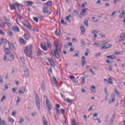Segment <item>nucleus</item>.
Returning <instances> with one entry per match:
<instances>
[{
  "label": "nucleus",
  "instance_id": "f257e3e1",
  "mask_svg": "<svg viewBox=\"0 0 125 125\" xmlns=\"http://www.w3.org/2000/svg\"><path fill=\"white\" fill-rule=\"evenodd\" d=\"M54 44L55 47H56V48L55 49L54 51L52 50L51 51V52L53 56H54L55 57H56L57 59H60V54L59 53L61 52V49H62L61 47H60V44H59V42L56 41L54 42Z\"/></svg>",
  "mask_w": 125,
  "mask_h": 125
},
{
  "label": "nucleus",
  "instance_id": "f03ea898",
  "mask_svg": "<svg viewBox=\"0 0 125 125\" xmlns=\"http://www.w3.org/2000/svg\"><path fill=\"white\" fill-rule=\"evenodd\" d=\"M33 50V47L31 45L29 46V47L28 46H26L24 50V52L26 56H28V57L32 58V52Z\"/></svg>",
  "mask_w": 125,
  "mask_h": 125
},
{
  "label": "nucleus",
  "instance_id": "7ed1b4c3",
  "mask_svg": "<svg viewBox=\"0 0 125 125\" xmlns=\"http://www.w3.org/2000/svg\"><path fill=\"white\" fill-rule=\"evenodd\" d=\"M35 102L38 109L39 110H41V99H40L38 93L35 94Z\"/></svg>",
  "mask_w": 125,
  "mask_h": 125
},
{
  "label": "nucleus",
  "instance_id": "20e7f679",
  "mask_svg": "<svg viewBox=\"0 0 125 125\" xmlns=\"http://www.w3.org/2000/svg\"><path fill=\"white\" fill-rule=\"evenodd\" d=\"M44 97H46V104L47 108L49 109V111H51L52 110V106L50 104V102H49V99L46 96H44Z\"/></svg>",
  "mask_w": 125,
  "mask_h": 125
},
{
  "label": "nucleus",
  "instance_id": "39448f33",
  "mask_svg": "<svg viewBox=\"0 0 125 125\" xmlns=\"http://www.w3.org/2000/svg\"><path fill=\"white\" fill-rule=\"evenodd\" d=\"M9 6L11 10H16V7H20V4H19V3H14L13 4H9Z\"/></svg>",
  "mask_w": 125,
  "mask_h": 125
},
{
  "label": "nucleus",
  "instance_id": "423d86ee",
  "mask_svg": "<svg viewBox=\"0 0 125 125\" xmlns=\"http://www.w3.org/2000/svg\"><path fill=\"white\" fill-rule=\"evenodd\" d=\"M23 25L25 26V27H27L29 30H32V25L30 24V23H29L28 21H23Z\"/></svg>",
  "mask_w": 125,
  "mask_h": 125
},
{
  "label": "nucleus",
  "instance_id": "0eeeda50",
  "mask_svg": "<svg viewBox=\"0 0 125 125\" xmlns=\"http://www.w3.org/2000/svg\"><path fill=\"white\" fill-rule=\"evenodd\" d=\"M80 30L81 31V35H84L85 34V28L83 24H81L80 26Z\"/></svg>",
  "mask_w": 125,
  "mask_h": 125
},
{
  "label": "nucleus",
  "instance_id": "6e6552de",
  "mask_svg": "<svg viewBox=\"0 0 125 125\" xmlns=\"http://www.w3.org/2000/svg\"><path fill=\"white\" fill-rule=\"evenodd\" d=\"M48 61L49 62V63L52 67H55V63L53 59L48 58Z\"/></svg>",
  "mask_w": 125,
  "mask_h": 125
},
{
  "label": "nucleus",
  "instance_id": "1a4fd4ad",
  "mask_svg": "<svg viewBox=\"0 0 125 125\" xmlns=\"http://www.w3.org/2000/svg\"><path fill=\"white\" fill-rule=\"evenodd\" d=\"M88 9V8H85L83 9L80 13V18H82L83 16H84L85 15V13L86 12V10Z\"/></svg>",
  "mask_w": 125,
  "mask_h": 125
},
{
  "label": "nucleus",
  "instance_id": "9d476101",
  "mask_svg": "<svg viewBox=\"0 0 125 125\" xmlns=\"http://www.w3.org/2000/svg\"><path fill=\"white\" fill-rule=\"evenodd\" d=\"M125 39V33H122L121 35H120L119 42H123V41H124Z\"/></svg>",
  "mask_w": 125,
  "mask_h": 125
},
{
  "label": "nucleus",
  "instance_id": "9b49d317",
  "mask_svg": "<svg viewBox=\"0 0 125 125\" xmlns=\"http://www.w3.org/2000/svg\"><path fill=\"white\" fill-rule=\"evenodd\" d=\"M42 121L43 125H48V123L46 121V119L45 118V117L43 116L42 118Z\"/></svg>",
  "mask_w": 125,
  "mask_h": 125
},
{
  "label": "nucleus",
  "instance_id": "f8f14e48",
  "mask_svg": "<svg viewBox=\"0 0 125 125\" xmlns=\"http://www.w3.org/2000/svg\"><path fill=\"white\" fill-rule=\"evenodd\" d=\"M25 87H22L21 88L20 90H19V93L20 94H24V93H25Z\"/></svg>",
  "mask_w": 125,
  "mask_h": 125
},
{
  "label": "nucleus",
  "instance_id": "ddd939ff",
  "mask_svg": "<svg viewBox=\"0 0 125 125\" xmlns=\"http://www.w3.org/2000/svg\"><path fill=\"white\" fill-rule=\"evenodd\" d=\"M125 11H123L119 16V18L122 19V18H125Z\"/></svg>",
  "mask_w": 125,
  "mask_h": 125
},
{
  "label": "nucleus",
  "instance_id": "4468645a",
  "mask_svg": "<svg viewBox=\"0 0 125 125\" xmlns=\"http://www.w3.org/2000/svg\"><path fill=\"white\" fill-rule=\"evenodd\" d=\"M9 46L11 48V50H14L15 49V47H14V45L12 43H8Z\"/></svg>",
  "mask_w": 125,
  "mask_h": 125
},
{
  "label": "nucleus",
  "instance_id": "2eb2a0df",
  "mask_svg": "<svg viewBox=\"0 0 125 125\" xmlns=\"http://www.w3.org/2000/svg\"><path fill=\"white\" fill-rule=\"evenodd\" d=\"M4 51H5L6 55H9V54H10L11 53L10 50H9V49L7 48H6L4 49Z\"/></svg>",
  "mask_w": 125,
  "mask_h": 125
},
{
  "label": "nucleus",
  "instance_id": "dca6fc26",
  "mask_svg": "<svg viewBox=\"0 0 125 125\" xmlns=\"http://www.w3.org/2000/svg\"><path fill=\"white\" fill-rule=\"evenodd\" d=\"M106 58H108V59H116V57L115 55H109L107 56Z\"/></svg>",
  "mask_w": 125,
  "mask_h": 125
},
{
  "label": "nucleus",
  "instance_id": "f3484780",
  "mask_svg": "<svg viewBox=\"0 0 125 125\" xmlns=\"http://www.w3.org/2000/svg\"><path fill=\"white\" fill-rule=\"evenodd\" d=\"M13 30L14 32H20V30H19V27L18 26H15L13 28Z\"/></svg>",
  "mask_w": 125,
  "mask_h": 125
},
{
  "label": "nucleus",
  "instance_id": "a211bd4d",
  "mask_svg": "<svg viewBox=\"0 0 125 125\" xmlns=\"http://www.w3.org/2000/svg\"><path fill=\"white\" fill-rule=\"evenodd\" d=\"M29 74H30V71H29L28 70H24V75L26 78H28V77H29Z\"/></svg>",
  "mask_w": 125,
  "mask_h": 125
},
{
  "label": "nucleus",
  "instance_id": "6ab92c4d",
  "mask_svg": "<svg viewBox=\"0 0 125 125\" xmlns=\"http://www.w3.org/2000/svg\"><path fill=\"white\" fill-rule=\"evenodd\" d=\"M98 119V114L97 113H95L93 114V120H94V121H97Z\"/></svg>",
  "mask_w": 125,
  "mask_h": 125
},
{
  "label": "nucleus",
  "instance_id": "aec40b11",
  "mask_svg": "<svg viewBox=\"0 0 125 125\" xmlns=\"http://www.w3.org/2000/svg\"><path fill=\"white\" fill-rule=\"evenodd\" d=\"M41 47L44 50V51H46L47 50V47H45V45L42 44H41Z\"/></svg>",
  "mask_w": 125,
  "mask_h": 125
},
{
  "label": "nucleus",
  "instance_id": "412c9836",
  "mask_svg": "<svg viewBox=\"0 0 125 125\" xmlns=\"http://www.w3.org/2000/svg\"><path fill=\"white\" fill-rule=\"evenodd\" d=\"M33 2L31 1H28L25 2V4L27 5V6H32V4H33Z\"/></svg>",
  "mask_w": 125,
  "mask_h": 125
},
{
  "label": "nucleus",
  "instance_id": "4be33fe9",
  "mask_svg": "<svg viewBox=\"0 0 125 125\" xmlns=\"http://www.w3.org/2000/svg\"><path fill=\"white\" fill-rule=\"evenodd\" d=\"M71 17H72V16L71 15H69L68 16L65 17V19L66 20H67L68 22H71V19H70Z\"/></svg>",
  "mask_w": 125,
  "mask_h": 125
},
{
  "label": "nucleus",
  "instance_id": "5701e85b",
  "mask_svg": "<svg viewBox=\"0 0 125 125\" xmlns=\"http://www.w3.org/2000/svg\"><path fill=\"white\" fill-rule=\"evenodd\" d=\"M83 23L85 26H86V27H88V20L86 19L84 20Z\"/></svg>",
  "mask_w": 125,
  "mask_h": 125
},
{
  "label": "nucleus",
  "instance_id": "b1692460",
  "mask_svg": "<svg viewBox=\"0 0 125 125\" xmlns=\"http://www.w3.org/2000/svg\"><path fill=\"white\" fill-rule=\"evenodd\" d=\"M113 79L111 78H109L108 79V83H110L111 84H113Z\"/></svg>",
  "mask_w": 125,
  "mask_h": 125
},
{
  "label": "nucleus",
  "instance_id": "393cba45",
  "mask_svg": "<svg viewBox=\"0 0 125 125\" xmlns=\"http://www.w3.org/2000/svg\"><path fill=\"white\" fill-rule=\"evenodd\" d=\"M43 12L45 14H47V13H48V12H49L47 8H44V9H43Z\"/></svg>",
  "mask_w": 125,
  "mask_h": 125
},
{
  "label": "nucleus",
  "instance_id": "a878e982",
  "mask_svg": "<svg viewBox=\"0 0 125 125\" xmlns=\"http://www.w3.org/2000/svg\"><path fill=\"white\" fill-rule=\"evenodd\" d=\"M5 26V23L4 22H0V28H3Z\"/></svg>",
  "mask_w": 125,
  "mask_h": 125
},
{
  "label": "nucleus",
  "instance_id": "bb28decb",
  "mask_svg": "<svg viewBox=\"0 0 125 125\" xmlns=\"http://www.w3.org/2000/svg\"><path fill=\"white\" fill-rule=\"evenodd\" d=\"M46 5L48 6H51V5H52V1H50L46 3Z\"/></svg>",
  "mask_w": 125,
  "mask_h": 125
},
{
  "label": "nucleus",
  "instance_id": "cd10ccee",
  "mask_svg": "<svg viewBox=\"0 0 125 125\" xmlns=\"http://www.w3.org/2000/svg\"><path fill=\"white\" fill-rule=\"evenodd\" d=\"M5 24L8 26V27L10 26V23H9V21H8V20L7 19H5Z\"/></svg>",
  "mask_w": 125,
  "mask_h": 125
},
{
  "label": "nucleus",
  "instance_id": "c85d7f7f",
  "mask_svg": "<svg viewBox=\"0 0 125 125\" xmlns=\"http://www.w3.org/2000/svg\"><path fill=\"white\" fill-rule=\"evenodd\" d=\"M8 120L9 122H10V123H13L14 122V119L11 117L8 118Z\"/></svg>",
  "mask_w": 125,
  "mask_h": 125
},
{
  "label": "nucleus",
  "instance_id": "c756f323",
  "mask_svg": "<svg viewBox=\"0 0 125 125\" xmlns=\"http://www.w3.org/2000/svg\"><path fill=\"white\" fill-rule=\"evenodd\" d=\"M47 45L48 48H51V43L49 41L47 42Z\"/></svg>",
  "mask_w": 125,
  "mask_h": 125
},
{
  "label": "nucleus",
  "instance_id": "7c9ffc66",
  "mask_svg": "<svg viewBox=\"0 0 125 125\" xmlns=\"http://www.w3.org/2000/svg\"><path fill=\"white\" fill-rule=\"evenodd\" d=\"M90 73L91 74V75H93V76H95L96 74L93 70H92V68H90Z\"/></svg>",
  "mask_w": 125,
  "mask_h": 125
},
{
  "label": "nucleus",
  "instance_id": "2f4dec72",
  "mask_svg": "<svg viewBox=\"0 0 125 125\" xmlns=\"http://www.w3.org/2000/svg\"><path fill=\"white\" fill-rule=\"evenodd\" d=\"M85 77H83L82 78L81 81H82V83H81V84H84V83H85Z\"/></svg>",
  "mask_w": 125,
  "mask_h": 125
},
{
  "label": "nucleus",
  "instance_id": "473e14b6",
  "mask_svg": "<svg viewBox=\"0 0 125 125\" xmlns=\"http://www.w3.org/2000/svg\"><path fill=\"white\" fill-rule=\"evenodd\" d=\"M61 24H62V25H67V23L66 22H65L64 20H62L61 21Z\"/></svg>",
  "mask_w": 125,
  "mask_h": 125
},
{
  "label": "nucleus",
  "instance_id": "72a5a7b5",
  "mask_svg": "<svg viewBox=\"0 0 125 125\" xmlns=\"http://www.w3.org/2000/svg\"><path fill=\"white\" fill-rule=\"evenodd\" d=\"M55 33H56V36H59V35H60V30H56Z\"/></svg>",
  "mask_w": 125,
  "mask_h": 125
},
{
  "label": "nucleus",
  "instance_id": "f704fd0d",
  "mask_svg": "<svg viewBox=\"0 0 125 125\" xmlns=\"http://www.w3.org/2000/svg\"><path fill=\"white\" fill-rule=\"evenodd\" d=\"M4 61L5 62H7V55L5 54L4 56Z\"/></svg>",
  "mask_w": 125,
  "mask_h": 125
},
{
  "label": "nucleus",
  "instance_id": "c9c22d12",
  "mask_svg": "<svg viewBox=\"0 0 125 125\" xmlns=\"http://www.w3.org/2000/svg\"><path fill=\"white\" fill-rule=\"evenodd\" d=\"M20 42L21 44H24V43L25 42V41H24V39L21 38L20 39Z\"/></svg>",
  "mask_w": 125,
  "mask_h": 125
},
{
  "label": "nucleus",
  "instance_id": "e433bc0d",
  "mask_svg": "<svg viewBox=\"0 0 125 125\" xmlns=\"http://www.w3.org/2000/svg\"><path fill=\"white\" fill-rule=\"evenodd\" d=\"M1 41L2 43H3V42H5V43H6V42H7V40H6L5 39H1Z\"/></svg>",
  "mask_w": 125,
  "mask_h": 125
},
{
  "label": "nucleus",
  "instance_id": "4c0bfd02",
  "mask_svg": "<svg viewBox=\"0 0 125 125\" xmlns=\"http://www.w3.org/2000/svg\"><path fill=\"white\" fill-rule=\"evenodd\" d=\"M89 54V51L88 50H86L85 52V56H88Z\"/></svg>",
  "mask_w": 125,
  "mask_h": 125
},
{
  "label": "nucleus",
  "instance_id": "58836bf2",
  "mask_svg": "<svg viewBox=\"0 0 125 125\" xmlns=\"http://www.w3.org/2000/svg\"><path fill=\"white\" fill-rule=\"evenodd\" d=\"M81 43L83 46H85V42L83 40L81 41Z\"/></svg>",
  "mask_w": 125,
  "mask_h": 125
},
{
  "label": "nucleus",
  "instance_id": "ea45409f",
  "mask_svg": "<svg viewBox=\"0 0 125 125\" xmlns=\"http://www.w3.org/2000/svg\"><path fill=\"white\" fill-rule=\"evenodd\" d=\"M55 109H56L57 115V116H58V115H59V114L60 113V110L59 108H55Z\"/></svg>",
  "mask_w": 125,
  "mask_h": 125
},
{
  "label": "nucleus",
  "instance_id": "a19ab883",
  "mask_svg": "<svg viewBox=\"0 0 125 125\" xmlns=\"http://www.w3.org/2000/svg\"><path fill=\"white\" fill-rule=\"evenodd\" d=\"M96 88L94 86H92V87H91V91H94V92H95Z\"/></svg>",
  "mask_w": 125,
  "mask_h": 125
},
{
  "label": "nucleus",
  "instance_id": "79ce46f5",
  "mask_svg": "<svg viewBox=\"0 0 125 125\" xmlns=\"http://www.w3.org/2000/svg\"><path fill=\"white\" fill-rule=\"evenodd\" d=\"M33 20L34 21L36 22V23H38V22H39V19H38V18L37 17L33 18Z\"/></svg>",
  "mask_w": 125,
  "mask_h": 125
},
{
  "label": "nucleus",
  "instance_id": "37998d69",
  "mask_svg": "<svg viewBox=\"0 0 125 125\" xmlns=\"http://www.w3.org/2000/svg\"><path fill=\"white\" fill-rule=\"evenodd\" d=\"M21 101V99H20V97H18V99L16 101V104H19V103H20Z\"/></svg>",
  "mask_w": 125,
  "mask_h": 125
},
{
  "label": "nucleus",
  "instance_id": "c03bdc74",
  "mask_svg": "<svg viewBox=\"0 0 125 125\" xmlns=\"http://www.w3.org/2000/svg\"><path fill=\"white\" fill-rule=\"evenodd\" d=\"M53 80H54V83H55V84L57 85V80H56V78H55V77H53Z\"/></svg>",
  "mask_w": 125,
  "mask_h": 125
},
{
  "label": "nucleus",
  "instance_id": "a18cd8bd",
  "mask_svg": "<svg viewBox=\"0 0 125 125\" xmlns=\"http://www.w3.org/2000/svg\"><path fill=\"white\" fill-rule=\"evenodd\" d=\"M105 46H106V48L108 49V48H110L112 47V45L107 44L105 45Z\"/></svg>",
  "mask_w": 125,
  "mask_h": 125
},
{
  "label": "nucleus",
  "instance_id": "49530a36",
  "mask_svg": "<svg viewBox=\"0 0 125 125\" xmlns=\"http://www.w3.org/2000/svg\"><path fill=\"white\" fill-rule=\"evenodd\" d=\"M66 101H67V102H68V103H71V104L73 103V101H72V100H70L68 98L66 99Z\"/></svg>",
  "mask_w": 125,
  "mask_h": 125
},
{
  "label": "nucleus",
  "instance_id": "de8ad7c7",
  "mask_svg": "<svg viewBox=\"0 0 125 125\" xmlns=\"http://www.w3.org/2000/svg\"><path fill=\"white\" fill-rule=\"evenodd\" d=\"M106 63H107L108 64H111V63H113V62H114V61H110V60H106Z\"/></svg>",
  "mask_w": 125,
  "mask_h": 125
},
{
  "label": "nucleus",
  "instance_id": "09e8293b",
  "mask_svg": "<svg viewBox=\"0 0 125 125\" xmlns=\"http://www.w3.org/2000/svg\"><path fill=\"white\" fill-rule=\"evenodd\" d=\"M115 97H113V99H112L111 102H109V104H111V103H113L114 102H115Z\"/></svg>",
  "mask_w": 125,
  "mask_h": 125
},
{
  "label": "nucleus",
  "instance_id": "8fccbe9b",
  "mask_svg": "<svg viewBox=\"0 0 125 125\" xmlns=\"http://www.w3.org/2000/svg\"><path fill=\"white\" fill-rule=\"evenodd\" d=\"M73 15L74 16H78V12H77L76 11H74L73 12Z\"/></svg>",
  "mask_w": 125,
  "mask_h": 125
},
{
  "label": "nucleus",
  "instance_id": "3c124183",
  "mask_svg": "<svg viewBox=\"0 0 125 125\" xmlns=\"http://www.w3.org/2000/svg\"><path fill=\"white\" fill-rule=\"evenodd\" d=\"M37 55L38 56H40V55H42V52H41V51H38L37 52Z\"/></svg>",
  "mask_w": 125,
  "mask_h": 125
},
{
  "label": "nucleus",
  "instance_id": "603ef678",
  "mask_svg": "<svg viewBox=\"0 0 125 125\" xmlns=\"http://www.w3.org/2000/svg\"><path fill=\"white\" fill-rule=\"evenodd\" d=\"M20 60H21V62H22V63H25V60H24V58H23V57H21V58H20Z\"/></svg>",
  "mask_w": 125,
  "mask_h": 125
},
{
  "label": "nucleus",
  "instance_id": "864d4df0",
  "mask_svg": "<svg viewBox=\"0 0 125 125\" xmlns=\"http://www.w3.org/2000/svg\"><path fill=\"white\" fill-rule=\"evenodd\" d=\"M108 70H109V71H112L113 67H112V65H109L108 66Z\"/></svg>",
  "mask_w": 125,
  "mask_h": 125
},
{
  "label": "nucleus",
  "instance_id": "5fc2aeb1",
  "mask_svg": "<svg viewBox=\"0 0 125 125\" xmlns=\"http://www.w3.org/2000/svg\"><path fill=\"white\" fill-rule=\"evenodd\" d=\"M60 112H61V113H62V114H65V109H61L60 110Z\"/></svg>",
  "mask_w": 125,
  "mask_h": 125
},
{
  "label": "nucleus",
  "instance_id": "6e6d98bb",
  "mask_svg": "<svg viewBox=\"0 0 125 125\" xmlns=\"http://www.w3.org/2000/svg\"><path fill=\"white\" fill-rule=\"evenodd\" d=\"M85 60V57L83 56L81 59V62H83Z\"/></svg>",
  "mask_w": 125,
  "mask_h": 125
},
{
  "label": "nucleus",
  "instance_id": "4d7b16f0",
  "mask_svg": "<svg viewBox=\"0 0 125 125\" xmlns=\"http://www.w3.org/2000/svg\"><path fill=\"white\" fill-rule=\"evenodd\" d=\"M17 89V88H14L12 89V91L14 92V93H16V90Z\"/></svg>",
  "mask_w": 125,
  "mask_h": 125
},
{
  "label": "nucleus",
  "instance_id": "13d9d810",
  "mask_svg": "<svg viewBox=\"0 0 125 125\" xmlns=\"http://www.w3.org/2000/svg\"><path fill=\"white\" fill-rule=\"evenodd\" d=\"M5 99V96H3L1 99V102H3V100Z\"/></svg>",
  "mask_w": 125,
  "mask_h": 125
},
{
  "label": "nucleus",
  "instance_id": "bf43d9fd",
  "mask_svg": "<svg viewBox=\"0 0 125 125\" xmlns=\"http://www.w3.org/2000/svg\"><path fill=\"white\" fill-rule=\"evenodd\" d=\"M100 55H101V53H98L95 55V57H98L99 56H100Z\"/></svg>",
  "mask_w": 125,
  "mask_h": 125
},
{
  "label": "nucleus",
  "instance_id": "052dcab7",
  "mask_svg": "<svg viewBox=\"0 0 125 125\" xmlns=\"http://www.w3.org/2000/svg\"><path fill=\"white\" fill-rule=\"evenodd\" d=\"M74 48L73 47H71L69 49L70 52H73V51H74Z\"/></svg>",
  "mask_w": 125,
  "mask_h": 125
},
{
  "label": "nucleus",
  "instance_id": "680f3d73",
  "mask_svg": "<svg viewBox=\"0 0 125 125\" xmlns=\"http://www.w3.org/2000/svg\"><path fill=\"white\" fill-rule=\"evenodd\" d=\"M22 123H24V119H21L19 121L20 124H22Z\"/></svg>",
  "mask_w": 125,
  "mask_h": 125
},
{
  "label": "nucleus",
  "instance_id": "e2e57ef3",
  "mask_svg": "<svg viewBox=\"0 0 125 125\" xmlns=\"http://www.w3.org/2000/svg\"><path fill=\"white\" fill-rule=\"evenodd\" d=\"M92 108H93V105H91L90 106V108L88 109V111H89L90 112V111L92 110Z\"/></svg>",
  "mask_w": 125,
  "mask_h": 125
},
{
  "label": "nucleus",
  "instance_id": "0e129e2a",
  "mask_svg": "<svg viewBox=\"0 0 125 125\" xmlns=\"http://www.w3.org/2000/svg\"><path fill=\"white\" fill-rule=\"evenodd\" d=\"M82 62V67H83L84 64H85V63H86V62H85V61H83V62Z\"/></svg>",
  "mask_w": 125,
  "mask_h": 125
},
{
  "label": "nucleus",
  "instance_id": "69168bd1",
  "mask_svg": "<svg viewBox=\"0 0 125 125\" xmlns=\"http://www.w3.org/2000/svg\"><path fill=\"white\" fill-rule=\"evenodd\" d=\"M116 11H114L113 12H112V13H111V16H114V15H115L116 14Z\"/></svg>",
  "mask_w": 125,
  "mask_h": 125
},
{
  "label": "nucleus",
  "instance_id": "338daca9",
  "mask_svg": "<svg viewBox=\"0 0 125 125\" xmlns=\"http://www.w3.org/2000/svg\"><path fill=\"white\" fill-rule=\"evenodd\" d=\"M115 94H120V93L119 92V91H118V90L117 89H115Z\"/></svg>",
  "mask_w": 125,
  "mask_h": 125
},
{
  "label": "nucleus",
  "instance_id": "774afa93",
  "mask_svg": "<svg viewBox=\"0 0 125 125\" xmlns=\"http://www.w3.org/2000/svg\"><path fill=\"white\" fill-rule=\"evenodd\" d=\"M1 125H6V124L5 123V122H4V121L2 120Z\"/></svg>",
  "mask_w": 125,
  "mask_h": 125
}]
</instances>
